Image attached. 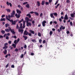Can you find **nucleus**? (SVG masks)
<instances>
[{"label": "nucleus", "instance_id": "nucleus-33", "mask_svg": "<svg viewBox=\"0 0 75 75\" xmlns=\"http://www.w3.org/2000/svg\"><path fill=\"white\" fill-rule=\"evenodd\" d=\"M16 29H20V27H18V24H17V27H16Z\"/></svg>", "mask_w": 75, "mask_h": 75}, {"label": "nucleus", "instance_id": "nucleus-39", "mask_svg": "<svg viewBox=\"0 0 75 75\" xmlns=\"http://www.w3.org/2000/svg\"><path fill=\"white\" fill-rule=\"evenodd\" d=\"M15 51L16 52H18V49L17 48H16L15 50Z\"/></svg>", "mask_w": 75, "mask_h": 75}, {"label": "nucleus", "instance_id": "nucleus-36", "mask_svg": "<svg viewBox=\"0 0 75 75\" xmlns=\"http://www.w3.org/2000/svg\"><path fill=\"white\" fill-rule=\"evenodd\" d=\"M20 57L21 58H23L24 57V54H22Z\"/></svg>", "mask_w": 75, "mask_h": 75}, {"label": "nucleus", "instance_id": "nucleus-46", "mask_svg": "<svg viewBox=\"0 0 75 75\" xmlns=\"http://www.w3.org/2000/svg\"><path fill=\"white\" fill-rule=\"evenodd\" d=\"M66 2L67 3H69V2H70V1H69V0H67L66 1Z\"/></svg>", "mask_w": 75, "mask_h": 75}, {"label": "nucleus", "instance_id": "nucleus-54", "mask_svg": "<svg viewBox=\"0 0 75 75\" xmlns=\"http://www.w3.org/2000/svg\"><path fill=\"white\" fill-rule=\"evenodd\" d=\"M9 4L10 6V7H12V4H11V3H9Z\"/></svg>", "mask_w": 75, "mask_h": 75}, {"label": "nucleus", "instance_id": "nucleus-42", "mask_svg": "<svg viewBox=\"0 0 75 75\" xmlns=\"http://www.w3.org/2000/svg\"><path fill=\"white\" fill-rule=\"evenodd\" d=\"M45 4L46 5H48L49 4V2L46 1L45 2Z\"/></svg>", "mask_w": 75, "mask_h": 75}, {"label": "nucleus", "instance_id": "nucleus-47", "mask_svg": "<svg viewBox=\"0 0 75 75\" xmlns=\"http://www.w3.org/2000/svg\"><path fill=\"white\" fill-rule=\"evenodd\" d=\"M34 23H35V21H32V23L33 24V25H34Z\"/></svg>", "mask_w": 75, "mask_h": 75}, {"label": "nucleus", "instance_id": "nucleus-30", "mask_svg": "<svg viewBox=\"0 0 75 75\" xmlns=\"http://www.w3.org/2000/svg\"><path fill=\"white\" fill-rule=\"evenodd\" d=\"M26 7L27 8H30V5H29V4H28L26 5Z\"/></svg>", "mask_w": 75, "mask_h": 75}, {"label": "nucleus", "instance_id": "nucleus-5", "mask_svg": "<svg viewBox=\"0 0 75 75\" xmlns=\"http://www.w3.org/2000/svg\"><path fill=\"white\" fill-rule=\"evenodd\" d=\"M10 31L12 33L13 35H15L16 34V32L14 31V29H11V28H10Z\"/></svg>", "mask_w": 75, "mask_h": 75}, {"label": "nucleus", "instance_id": "nucleus-51", "mask_svg": "<svg viewBox=\"0 0 75 75\" xmlns=\"http://www.w3.org/2000/svg\"><path fill=\"white\" fill-rule=\"evenodd\" d=\"M39 42L40 43H41V42H42V40L40 39L39 40Z\"/></svg>", "mask_w": 75, "mask_h": 75}, {"label": "nucleus", "instance_id": "nucleus-40", "mask_svg": "<svg viewBox=\"0 0 75 75\" xmlns=\"http://www.w3.org/2000/svg\"><path fill=\"white\" fill-rule=\"evenodd\" d=\"M23 20H24L23 19H22L21 21H19L18 23H19V24L20 23H21V22L23 21Z\"/></svg>", "mask_w": 75, "mask_h": 75}, {"label": "nucleus", "instance_id": "nucleus-50", "mask_svg": "<svg viewBox=\"0 0 75 75\" xmlns=\"http://www.w3.org/2000/svg\"><path fill=\"white\" fill-rule=\"evenodd\" d=\"M19 41H20V38H18V39L17 40V42H18H18H19Z\"/></svg>", "mask_w": 75, "mask_h": 75}, {"label": "nucleus", "instance_id": "nucleus-34", "mask_svg": "<svg viewBox=\"0 0 75 75\" xmlns=\"http://www.w3.org/2000/svg\"><path fill=\"white\" fill-rule=\"evenodd\" d=\"M32 42H37V41L35 40V39H32Z\"/></svg>", "mask_w": 75, "mask_h": 75}, {"label": "nucleus", "instance_id": "nucleus-29", "mask_svg": "<svg viewBox=\"0 0 75 75\" xmlns=\"http://www.w3.org/2000/svg\"><path fill=\"white\" fill-rule=\"evenodd\" d=\"M1 33L2 34H5V30H2L1 31Z\"/></svg>", "mask_w": 75, "mask_h": 75}, {"label": "nucleus", "instance_id": "nucleus-15", "mask_svg": "<svg viewBox=\"0 0 75 75\" xmlns=\"http://www.w3.org/2000/svg\"><path fill=\"white\" fill-rule=\"evenodd\" d=\"M10 31V28H9V29H5V31H6V32H8V33H9V32Z\"/></svg>", "mask_w": 75, "mask_h": 75}, {"label": "nucleus", "instance_id": "nucleus-55", "mask_svg": "<svg viewBox=\"0 0 75 75\" xmlns=\"http://www.w3.org/2000/svg\"><path fill=\"white\" fill-rule=\"evenodd\" d=\"M72 75H75V71L73 72Z\"/></svg>", "mask_w": 75, "mask_h": 75}, {"label": "nucleus", "instance_id": "nucleus-16", "mask_svg": "<svg viewBox=\"0 0 75 75\" xmlns=\"http://www.w3.org/2000/svg\"><path fill=\"white\" fill-rule=\"evenodd\" d=\"M37 6H38V7H39V6H40V2L39 1H37Z\"/></svg>", "mask_w": 75, "mask_h": 75}, {"label": "nucleus", "instance_id": "nucleus-26", "mask_svg": "<svg viewBox=\"0 0 75 75\" xmlns=\"http://www.w3.org/2000/svg\"><path fill=\"white\" fill-rule=\"evenodd\" d=\"M5 27L6 28H7L8 26H10V25L8 23H6L5 24Z\"/></svg>", "mask_w": 75, "mask_h": 75}, {"label": "nucleus", "instance_id": "nucleus-57", "mask_svg": "<svg viewBox=\"0 0 75 75\" xmlns=\"http://www.w3.org/2000/svg\"><path fill=\"white\" fill-rule=\"evenodd\" d=\"M52 1V0H49V3H51Z\"/></svg>", "mask_w": 75, "mask_h": 75}, {"label": "nucleus", "instance_id": "nucleus-49", "mask_svg": "<svg viewBox=\"0 0 75 75\" xmlns=\"http://www.w3.org/2000/svg\"><path fill=\"white\" fill-rule=\"evenodd\" d=\"M6 40H8L9 39V37L8 36H7L6 37Z\"/></svg>", "mask_w": 75, "mask_h": 75}, {"label": "nucleus", "instance_id": "nucleus-4", "mask_svg": "<svg viewBox=\"0 0 75 75\" xmlns=\"http://www.w3.org/2000/svg\"><path fill=\"white\" fill-rule=\"evenodd\" d=\"M9 21H10L11 23H12V25H16V21H14L13 20H10V19H7Z\"/></svg>", "mask_w": 75, "mask_h": 75}, {"label": "nucleus", "instance_id": "nucleus-11", "mask_svg": "<svg viewBox=\"0 0 75 75\" xmlns=\"http://www.w3.org/2000/svg\"><path fill=\"white\" fill-rule=\"evenodd\" d=\"M16 12L17 13H18V14L20 15L21 13V10H19L18 9L16 10Z\"/></svg>", "mask_w": 75, "mask_h": 75}, {"label": "nucleus", "instance_id": "nucleus-6", "mask_svg": "<svg viewBox=\"0 0 75 75\" xmlns=\"http://www.w3.org/2000/svg\"><path fill=\"white\" fill-rule=\"evenodd\" d=\"M8 45V43H6L4 44V47H3V49H7L8 48L7 45Z\"/></svg>", "mask_w": 75, "mask_h": 75}, {"label": "nucleus", "instance_id": "nucleus-2", "mask_svg": "<svg viewBox=\"0 0 75 75\" xmlns=\"http://www.w3.org/2000/svg\"><path fill=\"white\" fill-rule=\"evenodd\" d=\"M25 20L26 21H25V22H26V25L27 27H30L31 26V23L30 22H28L29 21H32V19H25Z\"/></svg>", "mask_w": 75, "mask_h": 75}, {"label": "nucleus", "instance_id": "nucleus-53", "mask_svg": "<svg viewBox=\"0 0 75 75\" xmlns=\"http://www.w3.org/2000/svg\"><path fill=\"white\" fill-rule=\"evenodd\" d=\"M53 23H54L55 24H57V22L56 21H54L53 22Z\"/></svg>", "mask_w": 75, "mask_h": 75}, {"label": "nucleus", "instance_id": "nucleus-8", "mask_svg": "<svg viewBox=\"0 0 75 75\" xmlns=\"http://www.w3.org/2000/svg\"><path fill=\"white\" fill-rule=\"evenodd\" d=\"M28 32H27V30H25L23 33V35H28Z\"/></svg>", "mask_w": 75, "mask_h": 75}, {"label": "nucleus", "instance_id": "nucleus-22", "mask_svg": "<svg viewBox=\"0 0 75 75\" xmlns=\"http://www.w3.org/2000/svg\"><path fill=\"white\" fill-rule=\"evenodd\" d=\"M71 16L72 18H74V17H75V15L73 14V13L71 14Z\"/></svg>", "mask_w": 75, "mask_h": 75}, {"label": "nucleus", "instance_id": "nucleus-25", "mask_svg": "<svg viewBox=\"0 0 75 75\" xmlns=\"http://www.w3.org/2000/svg\"><path fill=\"white\" fill-rule=\"evenodd\" d=\"M16 44H13L12 45L13 46V48H16Z\"/></svg>", "mask_w": 75, "mask_h": 75}, {"label": "nucleus", "instance_id": "nucleus-56", "mask_svg": "<svg viewBox=\"0 0 75 75\" xmlns=\"http://www.w3.org/2000/svg\"><path fill=\"white\" fill-rule=\"evenodd\" d=\"M5 17V15H3L1 16L2 18H3Z\"/></svg>", "mask_w": 75, "mask_h": 75}, {"label": "nucleus", "instance_id": "nucleus-43", "mask_svg": "<svg viewBox=\"0 0 75 75\" xmlns=\"http://www.w3.org/2000/svg\"><path fill=\"white\" fill-rule=\"evenodd\" d=\"M27 3H28L27 2H25L23 3V5H25V4H27Z\"/></svg>", "mask_w": 75, "mask_h": 75}, {"label": "nucleus", "instance_id": "nucleus-35", "mask_svg": "<svg viewBox=\"0 0 75 75\" xmlns=\"http://www.w3.org/2000/svg\"><path fill=\"white\" fill-rule=\"evenodd\" d=\"M60 5V4H58L57 6H55V8H58V6H59V5Z\"/></svg>", "mask_w": 75, "mask_h": 75}, {"label": "nucleus", "instance_id": "nucleus-37", "mask_svg": "<svg viewBox=\"0 0 75 75\" xmlns=\"http://www.w3.org/2000/svg\"><path fill=\"white\" fill-rule=\"evenodd\" d=\"M59 1V0H57L56 1V3L54 4L55 5H57V4H58V3Z\"/></svg>", "mask_w": 75, "mask_h": 75}, {"label": "nucleus", "instance_id": "nucleus-60", "mask_svg": "<svg viewBox=\"0 0 75 75\" xmlns=\"http://www.w3.org/2000/svg\"><path fill=\"white\" fill-rule=\"evenodd\" d=\"M43 44H45V40H44L42 42Z\"/></svg>", "mask_w": 75, "mask_h": 75}, {"label": "nucleus", "instance_id": "nucleus-62", "mask_svg": "<svg viewBox=\"0 0 75 75\" xmlns=\"http://www.w3.org/2000/svg\"><path fill=\"white\" fill-rule=\"evenodd\" d=\"M9 64L8 63L7 65H6V68H7V67H8V65H9Z\"/></svg>", "mask_w": 75, "mask_h": 75}, {"label": "nucleus", "instance_id": "nucleus-18", "mask_svg": "<svg viewBox=\"0 0 75 75\" xmlns=\"http://www.w3.org/2000/svg\"><path fill=\"white\" fill-rule=\"evenodd\" d=\"M4 51L3 52L4 53V54H5V55H6V54H7V50L6 49H5L4 50Z\"/></svg>", "mask_w": 75, "mask_h": 75}, {"label": "nucleus", "instance_id": "nucleus-7", "mask_svg": "<svg viewBox=\"0 0 75 75\" xmlns=\"http://www.w3.org/2000/svg\"><path fill=\"white\" fill-rule=\"evenodd\" d=\"M45 23H47V22L45 21H44L42 22V25L43 27L45 26Z\"/></svg>", "mask_w": 75, "mask_h": 75}, {"label": "nucleus", "instance_id": "nucleus-10", "mask_svg": "<svg viewBox=\"0 0 75 75\" xmlns=\"http://www.w3.org/2000/svg\"><path fill=\"white\" fill-rule=\"evenodd\" d=\"M65 28V27H63L62 25H61V27L59 28L60 31H62V29L64 30Z\"/></svg>", "mask_w": 75, "mask_h": 75}, {"label": "nucleus", "instance_id": "nucleus-13", "mask_svg": "<svg viewBox=\"0 0 75 75\" xmlns=\"http://www.w3.org/2000/svg\"><path fill=\"white\" fill-rule=\"evenodd\" d=\"M15 16L17 18H19L20 17V15H19L18 14V15L16 13L15 14Z\"/></svg>", "mask_w": 75, "mask_h": 75}, {"label": "nucleus", "instance_id": "nucleus-21", "mask_svg": "<svg viewBox=\"0 0 75 75\" xmlns=\"http://www.w3.org/2000/svg\"><path fill=\"white\" fill-rule=\"evenodd\" d=\"M34 13L36 16H39V14L38 12H35Z\"/></svg>", "mask_w": 75, "mask_h": 75}, {"label": "nucleus", "instance_id": "nucleus-24", "mask_svg": "<svg viewBox=\"0 0 75 75\" xmlns=\"http://www.w3.org/2000/svg\"><path fill=\"white\" fill-rule=\"evenodd\" d=\"M6 10L7 12H8V13H10V11H11V10L10 9H6Z\"/></svg>", "mask_w": 75, "mask_h": 75}, {"label": "nucleus", "instance_id": "nucleus-48", "mask_svg": "<svg viewBox=\"0 0 75 75\" xmlns=\"http://www.w3.org/2000/svg\"><path fill=\"white\" fill-rule=\"evenodd\" d=\"M8 44H11V41L10 40L8 42Z\"/></svg>", "mask_w": 75, "mask_h": 75}, {"label": "nucleus", "instance_id": "nucleus-59", "mask_svg": "<svg viewBox=\"0 0 75 75\" xmlns=\"http://www.w3.org/2000/svg\"><path fill=\"white\" fill-rule=\"evenodd\" d=\"M30 14H34V12L33 11H30Z\"/></svg>", "mask_w": 75, "mask_h": 75}, {"label": "nucleus", "instance_id": "nucleus-3", "mask_svg": "<svg viewBox=\"0 0 75 75\" xmlns=\"http://www.w3.org/2000/svg\"><path fill=\"white\" fill-rule=\"evenodd\" d=\"M29 32L30 33H29L28 32V35L29 36H30V37L31 36V35L32 34H35V32L33 30H29ZM32 33V34H31Z\"/></svg>", "mask_w": 75, "mask_h": 75}, {"label": "nucleus", "instance_id": "nucleus-31", "mask_svg": "<svg viewBox=\"0 0 75 75\" xmlns=\"http://www.w3.org/2000/svg\"><path fill=\"white\" fill-rule=\"evenodd\" d=\"M13 42L15 44H18L17 42V40H14Z\"/></svg>", "mask_w": 75, "mask_h": 75}, {"label": "nucleus", "instance_id": "nucleus-17", "mask_svg": "<svg viewBox=\"0 0 75 75\" xmlns=\"http://www.w3.org/2000/svg\"><path fill=\"white\" fill-rule=\"evenodd\" d=\"M27 17H28L29 18H31V15L30 13H28L27 14V15L26 16Z\"/></svg>", "mask_w": 75, "mask_h": 75}, {"label": "nucleus", "instance_id": "nucleus-44", "mask_svg": "<svg viewBox=\"0 0 75 75\" xmlns=\"http://www.w3.org/2000/svg\"><path fill=\"white\" fill-rule=\"evenodd\" d=\"M24 48H25V49H26V48H27V45H25Z\"/></svg>", "mask_w": 75, "mask_h": 75}, {"label": "nucleus", "instance_id": "nucleus-1", "mask_svg": "<svg viewBox=\"0 0 75 75\" xmlns=\"http://www.w3.org/2000/svg\"><path fill=\"white\" fill-rule=\"evenodd\" d=\"M11 15L9 14L8 15H6V19H11V18H13L14 17V15H15V11L13 10L12 11V13H11Z\"/></svg>", "mask_w": 75, "mask_h": 75}, {"label": "nucleus", "instance_id": "nucleus-61", "mask_svg": "<svg viewBox=\"0 0 75 75\" xmlns=\"http://www.w3.org/2000/svg\"><path fill=\"white\" fill-rule=\"evenodd\" d=\"M13 38H14L16 39V38H17V36H16V35H15L13 36Z\"/></svg>", "mask_w": 75, "mask_h": 75}, {"label": "nucleus", "instance_id": "nucleus-12", "mask_svg": "<svg viewBox=\"0 0 75 75\" xmlns=\"http://www.w3.org/2000/svg\"><path fill=\"white\" fill-rule=\"evenodd\" d=\"M25 21H23V27L22 26V28H23L24 29L25 27Z\"/></svg>", "mask_w": 75, "mask_h": 75}, {"label": "nucleus", "instance_id": "nucleus-64", "mask_svg": "<svg viewBox=\"0 0 75 75\" xmlns=\"http://www.w3.org/2000/svg\"><path fill=\"white\" fill-rule=\"evenodd\" d=\"M64 14V12H62L61 13V15H63V14Z\"/></svg>", "mask_w": 75, "mask_h": 75}, {"label": "nucleus", "instance_id": "nucleus-14", "mask_svg": "<svg viewBox=\"0 0 75 75\" xmlns=\"http://www.w3.org/2000/svg\"><path fill=\"white\" fill-rule=\"evenodd\" d=\"M54 14V13H51L50 14V17H51V18H55V17H54V16L53 15Z\"/></svg>", "mask_w": 75, "mask_h": 75}, {"label": "nucleus", "instance_id": "nucleus-28", "mask_svg": "<svg viewBox=\"0 0 75 75\" xmlns=\"http://www.w3.org/2000/svg\"><path fill=\"white\" fill-rule=\"evenodd\" d=\"M53 14L54 15V16H56V17H57V16H58V14H57V13H54Z\"/></svg>", "mask_w": 75, "mask_h": 75}, {"label": "nucleus", "instance_id": "nucleus-32", "mask_svg": "<svg viewBox=\"0 0 75 75\" xmlns=\"http://www.w3.org/2000/svg\"><path fill=\"white\" fill-rule=\"evenodd\" d=\"M53 32H52V31H50V35H52Z\"/></svg>", "mask_w": 75, "mask_h": 75}, {"label": "nucleus", "instance_id": "nucleus-63", "mask_svg": "<svg viewBox=\"0 0 75 75\" xmlns=\"http://www.w3.org/2000/svg\"><path fill=\"white\" fill-rule=\"evenodd\" d=\"M52 21H50V25H52Z\"/></svg>", "mask_w": 75, "mask_h": 75}, {"label": "nucleus", "instance_id": "nucleus-38", "mask_svg": "<svg viewBox=\"0 0 75 75\" xmlns=\"http://www.w3.org/2000/svg\"><path fill=\"white\" fill-rule=\"evenodd\" d=\"M22 25H23V23H21L20 28H22L23 27Z\"/></svg>", "mask_w": 75, "mask_h": 75}, {"label": "nucleus", "instance_id": "nucleus-58", "mask_svg": "<svg viewBox=\"0 0 75 75\" xmlns=\"http://www.w3.org/2000/svg\"><path fill=\"white\" fill-rule=\"evenodd\" d=\"M6 4H7V6H9V2H6Z\"/></svg>", "mask_w": 75, "mask_h": 75}, {"label": "nucleus", "instance_id": "nucleus-45", "mask_svg": "<svg viewBox=\"0 0 75 75\" xmlns=\"http://www.w3.org/2000/svg\"><path fill=\"white\" fill-rule=\"evenodd\" d=\"M42 15H43V13H41L40 15V17H42Z\"/></svg>", "mask_w": 75, "mask_h": 75}, {"label": "nucleus", "instance_id": "nucleus-41", "mask_svg": "<svg viewBox=\"0 0 75 75\" xmlns=\"http://www.w3.org/2000/svg\"><path fill=\"white\" fill-rule=\"evenodd\" d=\"M70 24L71 26H72L73 25V23L72 22H70Z\"/></svg>", "mask_w": 75, "mask_h": 75}, {"label": "nucleus", "instance_id": "nucleus-19", "mask_svg": "<svg viewBox=\"0 0 75 75\" xmlns=\"http://www.w3.org/2000/svg\"><path fill=\"white\" fill-rule=\"evenodd\" d=\"M64 19H68V15L67 14L65 15V17H64Z\"/></svg>", "mask_w": 75, "mask_h": 75}, {"label": "nucleus", "instance_id": "nucleus-52", "mask_svg": "<svg viewBox=\"0 0 75 75\" xmlns=\"http://www.w3.org/2000/svg\"><path fill=\"white\" fill-rule=\"evenodd\" d=\"M11 67L13 68H14V65H12L11 66Z\"/></svg>", "mask_w": 75, "mask_h": 75}, {"label": "nucleus", "instance_id": "nucleus-23", "mask_svg": "<svg viewBox=\"0 0 75 75\" xmlns=\"http://www.w3.org/2000/svg\"><path fill=\"white\" fill-rule=\"evenodd\" d=\"M45 4V1H42L41 4L42 5H44Z\"/></svg>", "mask_w": 75, "mask_h": 75}, {"label": "nucleus", "instance_id": "nucleus-20", "mask_svg": "<svg viewBox=\"0 0 75 75\" xmlns=\"http://www.w3.org/2000/svg\"><path fill=\"white\" fill-rule=\"evenodd\" d=\"M23 38H24L25 39V40H27V38H28V37H27V36H26L25 35H23Z\"/></svg>", "mask_w": 75, "mask_h": 75}, {"label": "nucleus", "instance_id": "nucleus-9", "mask_svg": "<svg viewBox=\"0 0 75 75\" xmlns=\"http://www.w3.org/2000/svg\"><path fill=\"white\" fill-rule=\"evenodd\" d=\"M24 31V30L23 29H18V32H21V34H23V32Z\"/></svg>", "mask_w": 75, "mask_h": 75}, {"label": "nucleus", "instance_id": "nucleus-27", "mask_svg": "<svg viewBox=\"0 0 75 75\" xmlns=\"http://www.w3.org/2000/svg\"><path fill=\"white\" fill-rule=\"evenodd\" d=\"M38 35L39 36V37H41V34L40 32H38Z\"/></svg>", "mask_w": 75, "mask_h": 75}]
</instances>
